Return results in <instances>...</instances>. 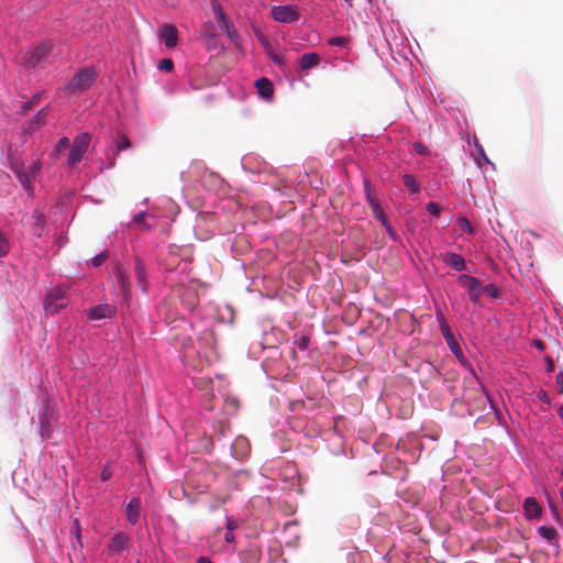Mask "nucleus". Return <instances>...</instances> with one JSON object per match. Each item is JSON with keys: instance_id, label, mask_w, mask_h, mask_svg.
<instances>
[{"instance_id": "1", "label": "nucleus", "mask_w": 563, "mask_h": 563, "mask_svg": "<svg viewBox=\"0 0 563 563\" xmlns=\"http://www.w3.org/2000/svg\"><path fill=\"white\" fill-rule=\"evenodd\" d=\"M96 79L97 73L92 67H82L63 87V91L68 96L81 93L88 90Z\"/></svg>"}, {"instance_id": "2", "label": "nucleus", "mask_w": 563, "mask_h": 563, "mask_svg": "<svg viewBox=\"0 0 563 563\" xmlns=\"http://www.w3.org/2000/svg\"><path fill=\"white\" fill-rule=\"evenodd\" d=\"M91 136L89 133L78 134L74 141L68 154L67 165L69 167H76L82 159L84 154L89 147Z\"/></svg>"}, {"instance_id": "3", "label": "nucleus", "mask_w": 563, "mask_h": 563, "mask_svg": "<svg viewBox=\"0 0 563 563\" xmlns=\"http://www.w3.org/2000/svg\"><path fill=\"white\" fill-rule=\"evenodd\" d=\"M68 305L66 290L56 287L49 291L45 299V311L49 314H56Z\"/></svg>"}, {"instance_id": "4", "label": "nucleus", "mask_w": 563, "mask_h": 563, "mask_svg": "<svg viewBox=\"0 0 563 563\" xmlns=\"http://www.w3.org/2000/svg\"><path fill=\"white\" fill-rule=\"evenodd\" d=\"M272 16L282 23H292L299 19V13L292 5H275L272 9Z\"/></svg>"}, {"instance_id": "5", "label": "nucleus", "mask_w": 563, "mask_h": 563, "mask_svg": "<svg viewBox=\"0 0 563 563\" xmlns=\"http://www.w3.org/2000/svg\"><path fill=\"white\" fill-rule=\"evenodd\" d=\"M52 51L51 43H43L36 46L32 52H30L25 57V63L30 67L40 66L49 55Z\"/></svg>"}, {"instance_id": "6", "label": "nucleus", "mask_w": 563, "mask_h": 563, "mask_svg": "<svg viewBox=\"0 0 563 563\" xmlns=\"http://www.w3.org/2000/svg\"><path fill=\"white\" fill-rule=\"evenodd\" d=\"M159 38L163 41L166 47L173 48L178 42V31L175 25L164 23L159 27Z\"/></svg>"}, {"instance_id": "7", "label": "nucleus", "mask_w": 563, "mask_h": 563, "mask_svg": "<svg viewBox=\"0 0 563 563\" xmlns=\"http://www.w3.org/2000/svg\"><path fill=\"white\" fill-rule=\"evenodd\" d=\"M441 331L452 353L461 360L463 357L462 349L459 345L457 341L455 340L454 335L452 334L445 320H442L441 322Z\"/></svg>"}, {"instance_id": "8", "label": "nucleus", "mask_w": 563, "mask_h": 563, "mask_svg": "<svg viewBox=\"0 0 563 563\" xmlns=\"http://www.w3.org/2000/svg\"><path fill=\"white\" fill-rule=\"evenodd\" d=\"M140 512L141 500L137 497H133L124 507L125 518L131 525H135L140 519Z\"/></svg>"}, {"instance_id": "9", "label": "nucleus", "mask_w": 563, "mask_h": 563, "mask_svg": "<svg viewBox=\"0 0 563 563\" xmlns=\"http://www.w3.org/2000/svg\"><path fill=\"white\" fill-rule=\"evenodd\" d=\"M114 307L108 303L98 305L88 310V318L90 320H101L106 318H111L114 313Z\"/></svg>"}, {"instance_id": "10", "label": "nucleus", "mask_w": 563, "mask_h": 563, "mask_svg": "<svg viewBox=\"0 0 563 563\" xmlns=\"http://www.w3.org/2000/svg\"><path fill=\"white\" fill-rule=\"evenodd\" d=\"M13 172L15 173L18 179L25 190L32 192V175L25 169L22 163H15L13 166Z\"/></svg>"}, {"instance_id": "11", "label": "nucleus", "mask_w": 563, "mask_h": 563, "mask_svg": "<svg viewBox=\"0 0 563 563\" xmlns=\"http://www.w3.org/2000/svg\"><path fill=\"white\" fill-rule=\"evenodd\" d=\"M134 274L137 280L139 286L141 287L143 292H146L147 282H146V271L143 261L136 256L134 258Z\"/></svg>"}, {"instance_id": "12", "label": "nucleus", "mask_w": 563, "mask_h": 563, "mask_svg": "<svg viewBox=\"0 0 563 563\" xmlns=\"http://www.w3.org/2000/svg\"><path fill=\"white\" fill-rule=\"evenodd\" d=\"M129 543V536L124 532H118L111 539L110 550L115 553L121 552L128 548Z\"/></svg>"}, {"instance_id": "13", "label": "nucleus", "mask_w": 563, "mask_h": 563, "mask_svg": "<svg viewBox=\"0 0 563 563\" xmlns=\"http://www.w3.org/2000/svg\"><path fill=\"white\" fill-rule=\"evenodd\" d=\"M258 95L264 99H269L274 93V87L269 79L263 77L255 81Z\"/></svg>"}, {"instance_id": "14", "label": "nucleus", "mask_w": 563, "mask_h": 563, "mask_svg": "<svg viewBox=\"0 0 563 563\" xmlns=\"http://www.w3.org/2000/svg\"><path fill=\"white\" fill-rule=\"evenodd\" d=\"M443 262L457 272L464 271L466 268L464 258L456 253H446L443 256Z\"/></svg>"}, {"instance_id": "15", "label": "nucleus", "mask_w": 563, "mask_h": 563, "mask_svg": "<svg viewBox=\"0 0 563 563\" xmlns=\"http://www.w3.org/2000/svg\"><path fill=\"white\" fill-rule=\"evenodd\" d=\"M212 11L214 13V16L220 25V29L222 31H229V27L232 25L222 10L221 5L218 2L212 3Z\"/></svg>"}, {"instance_id": "16", "label": "nucleus", "mask_w": 563, "mask_h": 563, "mask_svg": "<svg viewBox=\"0 0 563 563\" xmlns=\"http://www.w3.org/2000/svg\"><path fill=\"white\" fill-rule=\"evenodd\" d=\"M523 509L527 518L530 519L537 518L541 515V507L533 497H529L525 500Z\"/></svg>"}, {"instance_id": "17", "label": "nucleus", "mask_w": 563, "mask_h": 563, "mask_svg": "<svg viewBox=\"0 0 563 563\" xmlns=\"http://www.w3.org/2000/svg\"><path fill=\"white\" fill-rule=\"evenodd\" d=\"M47 111H48V108L45 107L43 109H41L34 117L33 119L29 122V126H27V131L29 132H34L36 131L40 126L44 125L45 122H46V115H47Z\"/></svg>"}, {"instance_id": "18", "label": "nucleus", "mask_w": 563, "mask_h": 563, "mask_svg": "<svg viewBox=\"0 0 563 563\" xmlns=\"http://www.w3.org/2000/svg\"><path fill=\"white\" fill-rule=\"evenodd\" d=\"M320 63V56L317 53H306L300 57L299 66L302 70L310 69Z\"/></svg>"}, {"instance_id": "19", "label": "nucleus", "mask_w": 563, "mask_h": 563, "mask_svg": "<svg viewBox=\"0 0 563 563\" xmlns=\"http://www.w3.org/2000/svg\"><path fill=\"white\" fill-rule=\"evenodd\" d=\"M117 279H118V283L120 285V288H121V291H122V295L124 298H128L129 295H130V279H129V275L126 274V272H124L123 269L121 268H117Z\"/></svg>"}, {"instance_id": "20", "label": "nucleus", "mask_w": 563, "mask_h": 563, "mask_svg": "<svg viewBox=\"0 0 563 563\" xmlns=\"http://www.w3.org/2000/svg\"><path fill=\"white\" fill-rule=\"evenodd\" d=\"M372 211H373L374 217L376 219H378L382 222V224L387 229L388 233L393 234V230H391V228L388 224V220H387V218H386V216L384 213V210L380 207V205L373 202Z\"/></svg>"}, {"instance_id": "21", "label": "nucleus", "mask_w": 563, "mask_h": 563, "mask_svg": "<svg viewBox=\"0 0 563 563\" xmlns=\"http://www.w3.org/2000/svg\"><path fill=\"white\" fill-rule=\"evenodd\" d=\"M457 280L468 292L479 283L477 278L470 275H460Z\"/></svg>"}, {"instance_id": "22", "label": "nucleus", "mask_w": 563, "mask_h": 563, "mask_svg": "<svg viewBox=\"0 0 563 563\" xmlns=\"http://www.w3.org/2000/svg\"><path fill=\"white\" fill-rule=\"evenodd\" d=\"M294 343L299 350L305 351L309 347L310 336L303 333L296 334Z\"/></svg>"}, {"instance_id": "23", "label": "nucleus", "mask_w": 563, "mask_h": 563, "mask_svg": "<svg viewBox=\"0 0 563 563\" xmlns=\"http://www.w3.org/2000/svg\"><path fill=\"white\" fill-rule=\"evenodd\" d=\"M538 533H539L543 539H545V540H548V541H550V542H551V541L556 537V534H558V532H556V530H555L554 528H552V527H547V526H541V527H539V528H538Z\"/></svg>"}, {"instance_id": "24", "label": "nucleus", "mask_w": 563, "mask_h": 563, "mask_svg": "<svg viewBox=\"0 0 563 563\" xmlns=\"http://www.w3.org/2000/svg\"><path fill=\"white\" fill-rule=\"evenodd\" d=\"M42 96H43V92H38V93L34 95L31 98V100L24 102L22 104L21 113L25 114L27 111L33 109L40 102V100L42 99Z\"/></svg>"}, {"instance_id": "25", "label": "nucleus", "mask_w": 563, "mask_h": 563, "mask_svg": "<svg viewBox=\"0 0 563 563\" xmlns=\"http://www.w3.org/2000/svg\"><path fill=\"white\" fill-rule=\"evenodd\" d=\"M131 147V142L129 137L124 134H118L117 139V153H119L122 150H128Z\"/></svg>"}, {"instance_id": "26", "label": "nucleus", "mask_w": 563, "mask_h": 563, "mask_svg": "<svg viewBox=\"0 0 563 563\" xmlns=\"http://www.w3.org/2000/svg\"><path fill=\"white\" fill-rule=\"evenodd\" d=\"M69 145H70V143H69V139H68V137H66V136L62 137V139L57 142V144H56V146H55V150H54V152L52 153V156H53L54 158H56V157L59 155V153H60L64 148L69 147Z\"/></svg>"}, {"instance_id": "27", "label": "nucleus", "mask_w": 563, "mask_h": 563, "mask_svg": "<svg viewBox=\"0 0 563 563\" xmlns=\"http://www.w3.org/2000/svg\"><path fill=\"white\" fill-rule=\"evenodd\" d=\"M404 185L409 188L412 192H417L419 190V185L417 184L413 176L406 174L402 177Z\"/></svg>"}, {"instance_id": "28", "label": "nucleus", "mask_w": 563, "mask_h": 563, "mask_svg": "<svg viewBox=\"0 0 563 563\" xmlns=\"http://www.w3.org/2000/svg\"><path fill=\"white\" fill-rule=\"evenodd\" d=\"M10 251V244L4 235V233L0 230V257L5 256Z\"/></svg>"}, {"instance_id": "29", "label": "nucleus", "mask_w": 563, "mask_h": 563, "mask_svg": "<svg viewBox=\"0 0 563 563\" xmlns=\"http://www.w3.org/2000/svg\"><path fill=\"white\" fill-rule=\"evenodd\" d=\"M457 227H459V230L461 232H467V233H472L473 232V228H472V224L471 222L466 219V218H459L457 219Z\"/></svg>"}, {"instance_id": "30", "label": "nucleus", "mask_w": 563, "mask_h": 563, "mask_svg": "<svg viewBox=\"0 0 563 563\" xmlns=\"http://www.w3.org/2000/svg\"><path fill=\"white\" fill-rule=\"evenodd\" d=\"M223 32L228 35L229 40H230L232 43H234V45L239 48V47H240V45H239V42H240V35H239L238 31L234 29V26H233V25H231V26L229 27V31H223Z\"/></svg>"}, {"instance_id": "31", "label": "nucleus", "mask_w": 563, "mask_h": 563, "mask_svg": "<svg viewBox=\"0 0 563 563\" xmlns=\"http://www.w3.org/2000/svg\"><path fill=\"white\" fill-rule=\"evenodd\" d=\"M328 44L331 46L344 47L347 44V38L344 36H333L328 40Z\"/></svg>"}, {"instance_id": "32", "label": "nucleus", "mask_w": 563, "mask_h": 563, "mask_svg": "<svg viewBox=\"0 0 563 563\" xmlns=\"http://www.w3.org/2000/svg\"><path fill=\"white\" fill-rule=\"evenodd\" d=\"M364 187H365V191H366V199H367L371 208L373 207V202L379 203L378 200L371 192V185H369L368 180L364 181Z\"/></svg>"}, {"instance_id": "33", "label": "nucleus", "mask_w": 563, "mask_h": 563, "mask_svg": "<svg viewBox=\"0 0 563 563\" xmlns=\"http://www.w3.org/2000/svg\"><path fill=\"white\" fill-rule=\"evenodd\" d=\"M108 258V252L103 251L92 258V265L98 267L101 266Z\"/></svg>"}, {"instance_id": "34", "label": "nucleus", "mask_w": 563, "mask_h": 563, "mask_svg": "<svg viewBox=\"0 0 563 563\" xmlns=\"http://www.w3.org/2000/svg\"><path fill=\"white\" fill-rule=\"evenodd\" d=\"M158 69L170 71L174 68V62L170 58H164L158 64Z\"/></svg>"}, {"instance_id": "35", "label": "nucleus", "mask_w": 563, "mask_h": 563, "mask_svg": "<svg viewBox=\"0 0 563 563\" xmlns=\"http://www.w3.org/2000/svg\"><path fill=\"white\" fill-rule=\"evenodd\" d=\"M481 294H482V287H481V284L478 283L472 290H470L468 296H470L471 300L478 301Z\"/></svg>"}, {"instance_id": "36", "label": "nucleus", "mask_w": 563, "mask_h": 563, "mask_svg": "<svg viewBox=\"0 0 563 563\" xmlns=\"http://www.w3.org/2000/svg\"><path fill=\"white\" fill-rule=\"evenodd\" d=\"M427 210L432 214V216H435V217H439L440 216V207L437 202L434 201H430L428 205H427Z\"/></svg>"}, {"instance_id": "37", "label": "nucleus", "mask_w": 563, "mask_h": 563, "mask_svg": "<svg viewBox=\"0 0 563 563\" xmlns=\"http://www.w3.org/2000/svg\"><path fill=\"white\" fill-rule=\"evenodd\" d=\"M145 216H146L145 212H140V213L135 214L133 218V222L135 224H142L145 229H150V225H147L145 223Z\"/></svg>"}, {"instance_id": "38", "label": "nucleus", "mask_w": 563, "mask_h": 563, "mask_svg": "<svg viewBox=\"0 0 563 563\" xmlns=\"http://www.w3.org/2000/svg\"><path fill=\"white\" fill-rule=\"evenodd\" d=\"M31 175L32 177L34 178L35 175L40 172L41 169V163L40 162H34L32 163L27 168H25Z\"/></svg>"}, {"instance_id": "39", "label": "nucleus", "mask_w": 563, "mask_h": 563, "mask_svg": "<svg viewBox=\"0 0 563 563\" xmlns=\"http://www.w3.org/2000/svg\"><path fill=\"white\" fill-rule=\"evenodd\" d=\"M556 386L560 394H563V372L556 375Z\"/></svg>"}, {"instance_id": "40", "label": "nucleus", "mask_w": 563, "mask_h": 563, "mask_svg": "<svg viewBox=\"0 0 563 563\" xmlns=\"http://www.w3.org/2000/svg\"><path fill=\"white\" fill-rule=\"evenodd\" d=\"M544 361L547 363V372L552 373L554 371V362L550 356H545Z\"/></svg>"}, {"instance_id": "41", "label": "nucleus", "mask_w": 563, "mask_h": 563, "mask_svg": "<svg viewBox=\"0 0 563 563\" xmlns=\"http://www.w3.org/2000/svg\"><path fill=\"white\" fill-rule=\"evenodd\" d=\"M415 150L417 151V153H419L421 155L427 154V147L423 144H421V143H416L415 144Z\"/></svg>"}, {"instance_id": "42", "label": "nucleus", "mask_w": 563, "mask_h": 563, "mask_svg": "<svg viewBox=\"0 0 563 563\" xmlns=\"http://www.w3.org/2000/svg\"><path fill=\"white\" fill-rule=\"evenodd\" d=\"M201 33H202L203 37H206V38H213V36H214L212 33H210L208 31V26H205V29L202 30Z\"/></svg>"}, {"instance_id": "43", "label": "nucleus", "mask_w": 563, "mask_h": 563, "mask_svg": "<svg viewBox=\"0 0 563 563\" xmlns=\"http://www.w3.org/2000/svg\"><path fill=\"white\" fill-rule=\"evenodd\" d=\"M533 344L539 350H544L545 349V345H544V343L541 340H534Z\"/></svg>"}, {"instance_id": "44", "label": "nucleus", "mask_w": 563, "mask_h": 563, "mask_svg": "<svg viewBox=\"0 0 563 563\" xmlns=\"http://www.w3.org/2000/svg\"><path fill=\"white\" fill-rule=\"evenodd\" d=\"M484 291H485L488 296L493 297V284H488V285H486V286H485V288H484Z\"/></svg>"}, {"instance_id": "45", "label": "nucleus", "mask_w": 563, "mask_h": 563, "mask_svg": "<svg viewBox=\"0 0 563 563\" xmlns=\"http://www.w3.org/2000/svg\"><path fill=\"white\" fill-rule=\"evenodd\" d=\"M110 475H111V474H110L107 470H103V471L101 472V479H102V481H108V479L110 478Z\"/></svg>"}, {"instance_id": "46", "label": "nucleus", "mask_w": 563, "mask_h": 563, "mask_svg": "<svg viewBox=\"0 0 563 563\" xmlns=\"http://www.w3.org/2000/svg\"><path fill=\"white\" fill-rule=\"evenodd\" d=\"M198 563H213L208 556L198 558Z\"/></svg>"}, {"instance_id": "47", "label": "nucleus", "mask_w": 563, "mask_h": 563, "mask_svg": "<svg viewBox=\"0 0 563 563\" xmlns=\"http://www.w3.org/2000/svg\"><path fill=\"white\" fill-rule=\"evenodd\" d=\"M224 539L227 542H232L233 541V533L231 531H228L224 536Z\"/></svg>"}, {"instance_id": "48", "label": "nucleus", "mask_w": 563, "mask_h": 563, "mask_svg": "<svg viewBox=\"0 0 563 563\" xmlns=\"http://www.w3.org/2000/svg\"><path fill=\"white\" fill-rule=\"evenodd\" d=\"M479 154L483 156V159L486 164H490V161L489 158L486 156V154L484 153L483 148L479 150Z\"/></svg>"}, {"instance_id": "49", "label": "nucleus", "mask_w": 563, "mask_h": 563, "mask_svg": "<svg viewBox=\"0 0 563 563\" xmlns=\"http://www.w3.org/2000/svg\"><path fill=\"white\" fill-rule=\"evenodd\" d=\"M559 416L561 419H563V406L559 409Z\"/></svg>"}, {"instance_id": "50", "label": "nucleus", "mask_w": 563, "mask_h": 563, "mask_svg": "<svg viewBox=\"0 0 563 563\" xmlns=\"http://www.w3.org/2000/svg\"><path fill=\"white\" fill-rule=\"evenodd\" d=\"M488 402L490 404V407L493 408V398H490L489 395H487Z\"/></svg>"}, {"instance_id": "51", "label": "nucleus", "mask_w": 563, "mask_h": 563, "mask_svg": "<svg viewBox=\"0 0 563 563\" xmlns=\"http://www.w3.org/2000/svg\"><path fill=\"white\" fill-rule=\"evenodd\" d=\"M476 161H477V165H478L479 167H482V163H481V161H479L478 158H476Z\"/></svg>"}, {"instance_id": "52", "label": "nucleus", "mask_w": 563, "mask_h": 563, "mask_svg": "<svg viewBox=\"0 0 563 563\" xmlns=\"http://www.w3.org/2000/svg\"><path fill=\"white\" fill-rule=\"evenodd\" d=\"M561 475L563 476V468H562Z\"/></svg>"}]
</instances>
